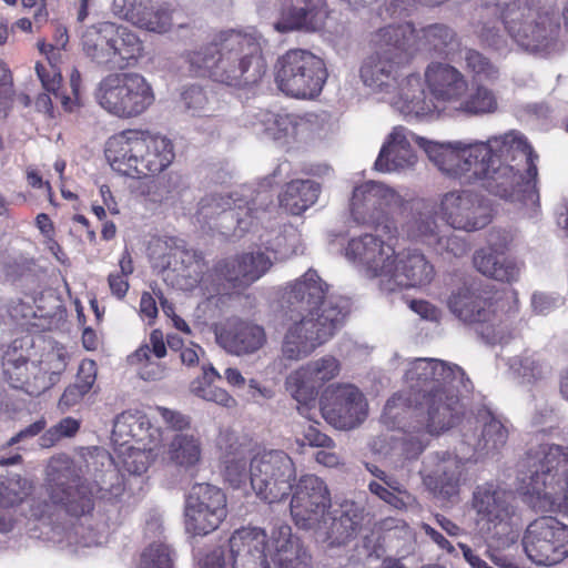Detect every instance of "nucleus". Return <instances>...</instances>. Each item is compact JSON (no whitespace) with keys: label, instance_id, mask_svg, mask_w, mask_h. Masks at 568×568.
Masks as SVG:
<instances>
[{"label":"nucleus","instance_id":"nucleus-22","mask_svg":"<svg viewBox=\"0 0 568 568\" xmlns=\"http://www.w3.org/2000/svg\"><path fill=\"white\" fill-rule=\"evenodd\" d=\"M324 419L337 429H353L367 417L368 405L362 390L353 384L328 386L321 396Z\"/></svg>","mask_w":568,"mask_h":568},{"label":"nucleus","instance_id":"nucleus-17","mask_svg":"<svg viewBox=\"0 0 568 568\" xmlns=\"http://www.w3.org/2000/svg\"><path fill=\"white\" fill-rule=\"evenodd\" d=\"M405 382L409 393H400L403 397L413 399L429 395L443 389V387L473 388L470 379L464 369L456 364H449L436 358H415L409 363L405 373Z\"/></svg>","mask_w":568,"mask_h":568},{"label":"nucleus","instance_id":"nucleus-8","mask_svg":"<svg viewBox=\"0 0 568 568\" xmlns=\"http://www.w3.org/2000/svg\"><path fill=\"white\" fill-rule=\"evenodd\" d=\"M506 304L499 293H481L468 283L454 288L447 298L449 311L459 321L475 325L476 332L488 344L506 343L511 337L510 320L518 308L504 313Z\"/></svg>","mask_w":568,"mask_h":568},{"label":"nucleus","instance_id":"nucleus-53","mask_svg":"<svg viewBox=\"0 0 568 568\" xmlns=\"http://www.w3.org/2000/svg\"><path fill=\"white\" fill-rule=\"evenodd\" d=\"M466 69L477 83H494L500 77V71L489 59L474 49H467L464 54Z\"/></svg>","mask_w":568,"mask_h":568},{"label":"nucleus","instance_id":"nucleus-41","mask_svg":"<svg viewBox=\"0 0 568 568\" xmlns=\"http://www.w3.org/2000/svg\"><path fill=\"white\" fill-rule=\"evenodd\" d=\"M202 457V443L197 435L190 432H179L168 442L163 459L179 468H194Z\"/></svg>","mask_w":568,"mask_h":568},{"label":"nucleus","instance_id":"nucleus-4","mask_svg":"<svg viewBox=\"0 0 568 568\" xmlns=\"http://www.w3.org/2000/svg\"><path fill=\"white\" fill-rule=\"evenodd\" d=\"M390 241L365 233L351 239L343 253L348 262L363 268L366 277L377 280L382 292L428 285L436 272L427 256L417 248L396 253Z\"/></svg>","mask_w":568,"mask_h":568},{"label":"nucleus","instance_id":"nucleus-40","mask_svg":"<svg viewBox=\"0 0 568 568\" xmlns=\"http://www.w3.org/2000/svg\"><path fill=\"white\" fill-rule=\"evenodd\" d=\"M113 22H100L85 29L81 37L82 50L87 57L98 64L111 69L112 41L114 37Z\"/></svg>","mask_w":568,"mask_h":568},{"label":"nucleus","instance_id":"nucleus-62","mask_svg":"<svg viewBox=\"0 0 568 568\" xmlns=\"http://www.w3.org/2000/svg\"><path fill=\"white\" fill-rule=\"evenodd\" d=\"M36 71L43 88L58 97V90L62 79L61 74L53 67H50V70H48L41 63H37Z\"/></svg>","mask_w":568,"mask_h":568},{"label":"nucleus","instance_id":"nucleus-26","mask_svg":"<svg viewBox=\"0 0 568 568\" xmlns=\"http://www.w3.org/2000/svg\"><path fill=\"white\" fill-rule=\"evenodd\" d=\"M365 508L353 500L343 501L338 508L325 514L312 530L317 538L329 546L346 545L355 539L367 517Z\"/></svg>","mask_w":568,"mask_h":568},{"label":"nucleus","instance_id":"nucleus-7","mask_svg":"<svg viewBox=\"0 0 568 568\" xmlns=\"http://www.w3.org/2000/svg\"><path fill=\"white\" fill-rule=\"evenodd\" d=\"M105 156L114 171L141 179L168 169L175 154L170 139L148 131L128 130L108 140Z\"/></svg>","mask_w":568,"mask_h":568},{"label":"nucleus","instance_id":"nucleus-49","mask_svg":"<svg viewBox=\"0 0 568 568\" xmlns=\"http://www.w3.org/2000/svg\"><path fill=\"white\" fill-rule=\"evenodd\" d=\"M416 37L420 49L439 55L448 54L457 43L455 31L442 23L423 28Z\"/></svg>","mask_w":568,"mask_h":568},{"label":"nucleus","instance_id":"nucleus-38","mask_svg":"<svg viewBox=\"0 0 568 568\" xmlns=\"http://www.w3.org/2000/svg\"><path fill=\"white\" fill-rule=\"evenodd\" d=\"M217 446L224 452L225 479L233 486L240 487L246 479H250V470L247 471V462L251 463L250 448L246 445L237 444L232 432H223L217 438Z\"/></svg>","mask_w":568,"mask_h":568},{"label":"nucleus","instance_id":"nucleus-45","mask_svg":"<svg viewBox=\"0 0 568 568\" xmlns=\"http://www.w3.org/2000/svg\"><path fill=\"white\" fill-rule=\"evenodd\" d=\"M499 102L496 92L484 83H476L468 95H464L454 114L483 116L498 111Z\"/></svg>","mask_w":568,"mask_h":568},{"label":"nucleus","instance_id":"nucleus-13","mask_svg":"<svg viewBox=\"0 0 568 568\" xmlns=\"http://www.w3.org/2000/svg\"><path fill=\"white\" fill-rule=\"evenodd\" d=\"M3 376L11 387L38 396L59 382L67 367V356L59 351L48 352L39 362H29L16 348L1 355Z\"/></svg>","mask_w":568,"mask_h":568},{"label":"nucleus","instance_id":"nucleus-37","mask_svg":"<svg viewBox=\"0 0 568 568\" xmlns=\"http://www.w3.org/2000/svg\"><path fill=\"white\" fill-rule=\"evenodd\" d=\"M438 216L436 203L423 202L404 224L406 236L413 242L432 247L445 229L438 223Z\"/></svg>","mask_w":568,"mask_h":568},{"label":"nucleus","instance_id":"nucleus-51","mask_svg":"<svg viewBox=\"0 0 568 568\" xmlns=\"http://www.w3.org/2000/svg\"><path fill=\"white\" fill-rule=\"evenodd\" d=\"M152 2L153 0H113L112 10L115 16L139 28L154 29L159 26L149 19Z\"/></svg>","mask_w":568,"mask_h":568},{"label":"nucleus","instance_id":"nucleus-61","mask_svg":"<svg viewBox=\"0 0 568 568\" xmlns=\"http://www.w3.org/2000/svg\"><path fill=\"white\" fill-rule=\"evenodd\" d=\"M197 568H232V559L227 548L215 547L207 551L200 560Z\"/></svg>","mask_w":568,"mask_h":568},{"label":"nucleus","instance_id":"nucleus-11","mask_svg":"<svg viewBox=\"0 0 568 568\" xmlns=\"http://www.w3.org/2000/svg\"><path fill=\"white\" fill-rule=\"evenodd\" d=\"M99 105L111 115L132 119L144 113L155 101L151 83L138 72L110 73L95 91Z\"/></svg>","mask_w":568,"mask_h":568},{"label":"nucleus","instance_id":"nucleus-9","mask_svg":"<svg viewBox=\"0 0 568 568\" xmlns=\"http://www.w3.org/2000/svg\"><path fill=\"white\" fill-rule=\"evenodd\" d=\"M408 199L394 186L368 180L354 186L349 200L352 221L358 226L373 229L381 239L394 240L398 227L394 215L407 209Z\"/></svg>","mask_w":568,"mask_h":568},{"label":"nucleus","instance_id":"nucleus-42","mask_svg":"<svg viewBox=\"0 0 568 568\" xmlns=\"http://www.w3.org/2000/svg\"><path fill=\"white\" fill-rule=\"evenodd\" d=\"M277 537L274 536L275 554L273 561L277 568H311V556L300 544L298 539L293 538L291 527L287 525L278 526Z\"/></svg>","mask_w":568,"mask_h":568},{"label":"nucleus","instance_id":"nucleus-28","mask_svg":"<svg viewBox=\"0 0 568 568\" xmlns=\"http://www.w3.org/2000/svg\"><path fill=\"white\" fill-rule=\"evenodd\" d=\"M425 81L434 100L449 114H454L457 103L468 91L466 77L447 63H430L425 71Z\"/></svg>","mask_w":568,"mask_h":568},{"label":"nucleus","instance_id":"nucleus-48","mask_svg":"<svg viewBox=\"0 0 568 568\" xmlns=\"http://www.w3.org/2000/svg\"><path fill=\"white\" fill-rule=\"evenodd\" d=\"M255 125H258V131L265 133L268 138L281 141L296 134L298 120L293 114L264 110L256 114Z\"/></svg>","mask_w":568,"mask_h":568},{"label":"nucleus","instance_id":"nucleus-63","mask_svg":"<svg viewBox=\"0 0 568 568\" xmlns=\"http://www.w3.org/2000/svg\"><path fill=\"white\" fill-rule=\"evenodd\" d=\"M128 471L134 475H141L146 471L149 467V458L145 452L140 449H132L124 462Z\"/></svg>","mask_w":568,"mask_h":568},{"label":"nucleus","instance_id":"nucleus-20","mask_svg":"<svg viewBox=\"0 0 568 568\" xmlns=\"http://www.w3.org/2000/svg\"><path fill=\"white\" fill-rule=\"evenodd\" d=\"M439 217L453 230L475 232L491 222V209L479 194L468 190L443 193L436 202Z\"/></svg>","mask_w":568,"mask_h":568},{"label":"nucleus","instance_id":"nucleus-6","mask_svg":"<svg viewBox=\"0 0 568 568\" xmlns=\"http://www.w3.org/2000/svg\"><path fill=\"white\" fill-rule=\"evenodd\" d=\"M487 7L499 8L505 30L523 50L550 53L559 49L560 12L538 0H485Z\"/></svg>","mask_w":568,"mask_h":568},{"label":"nucleus","instance_id":"nucleus-18","mask_svg":"<svg viewBox=\"0 0 568 568\" xmlns=\"http://www.w3.org/2000/svg\"><path fill=\"white\" fill-rule=\"evenodd\" d=\"M523 546L536 565H557L568 557V527L551 516L537 518L528 525Z\"/></svg>","mask_w":568,"mask_h":568},{"label":"nucleus","instance_id":"nucleus-46","mask_svg":"<svg viewBox=\"0 0 568 568\" xmlns=\"http://www.w3.org/2000/svg\"><path fill=\"white\" fill-rule=\"evenodd\" d=\"M222 376L212 364L202 365V377L191 383L190 390L193 395L207 402L216 403L224 407H232L235 399L225 390L213 386V382Z\"/></svg>","mask_w":568,"mask_h":568},{"label":"nucleus","instance_id":"nucleus-58","mask_svg":"<svg viewBox=\"0 0 568 568\" xmlns=\"http://www.w3.org/2000/svg\"><path fill=\"white\" fill-rule=\"evenodd\" d=\"M151 12L149 19L158 23V28L146 29L148 31L164 33L168 32L174 23V14L178 10L169 3H156L152 2Z\"/></svg>","mask_w":568,"mask_h":568},{"label":"nucleus","instance_id":"nucleus-19","mask_svg":"<svg viewBox=\"0 0 568 568\" xmlns=\"http://www.w3.org/2000/svg\"><path fill=\"white\" fill-rule=\"evenodd\" d=\"M419 474L435 498L450 503L458 499L467 480L464 458L446 450L429 453L423 459Z\"/></svg>","mask_w":568,"mask_h":568},{"label":"nucleus","instance_id":"nucleus-56","mask_svg":"<svg viewBox=\"0 0 568 568\" xmlns=\"http://www.w3.org/2000/svg\"><path fill=\"white\" fill-rule=\"evenodd\" d=\"M140 568H173L170 546L163 542L151 544L141 555Z\"/></svg>","mask_w":568,"mask_h":568},{"label":"nucleus","instance_id":"nucleus-2","mask_svg":"<svg viewBox=\"0 0 568 568\" xmlns=\"http://www.w3.org/2000/svg\"><path fill=\"white\" fill-rule=\"evenodd\" d=\"M328 284L313 268L287 284L283 294L286 322L281 359L300 362L327 343L343 326L347 302L328 294Z\"/></svg>","mask_w":568,"mask_h":568},{"label":"nucleus","instance_id":"nucleus-24","mask_svg":"<svg viewBox=\"0 0 568 568\" xmlns=\"http://www.w3.org/2000/svg\"><path fill=\"white\" fill-rule=\"evenodd\" d=\"M291 498V515L295 524L303 529L318 525L331 507V494L325 481L313 474L302 475Z\"/></svg>","mask_w":568,"mask_h":568},{"label":"nucleus","instance_id":"nucleus-44","mask_svg":"<svg viewBox=\"0 0 568 568\" xmlns=\"http://www.w3.org/2000/svg\"><path fill=\"white\" fill-rule=\"evenodd\" d=\"M320 193L321 186L315 181L295 180L287 183L280 203L291 214L300 215L316 203Z\"/></svg>","mask_w":568,"mask_h":568},{"label":"nucleus","instance_id":"nucleus-25","mask_svg":"<svg viewBox=\"0 0 568 568\" xmlns=\"http://www.w3.org/2000/svg\"><path fill=\"white\" fill-rule=\"evenodd\" d=\"M507 426L486 408L478 409L475 417L467 419L463 427V445L467 446L473 455L460 449L466 459L473 456L478 459L497 454L507 443Z\"/></svg>","mask_w":568,"mask_h":568},{"label":"nucleus","instance_id":"nucleus-59","mask_svg":"<svg viewBox=\"0 0 568 568\" xmlns=\"http://www.w3.org/2000/svg\"><path fill=\"white\" fill-rule=\"evenodd\" d=\"M27 485L24 480L23 486ZM24 487L20 486L19 480L9 479L6 484L0 481V508L12 507L23 500L27 496Z\"/></svg>","mask_w":568,"mask_h":568},{"label":"nucleus","instance_id":"nucleus-60","mask_svg":"<svg viewBox=\"0 0 568 568\" xmlns=\"http://www.w3.org/2000/svg\"><path fill=\"white\" fill-rule=\"evenodd\" d=\"M13 82L9 68L0 61V111L7 112L13 102Z\"/></svg>","mask_w":568,"mask_h":568},{"label":"nucleus","instance_id":"nucleus-30","mask_svg":"<svg viewBox=\"0 0 568 568\" xmlns=\"http://www.w3.org/2000/svg\"><path fill=\"white\" fill-rule=\"evenodd\" d=\"M326 18L325 0H298L282 7L273 27L280 33L315 32L323 28Z\"/></svg>","mask_w":568,"mask_h":568},{"label":"nucleus","instance_id":"nucleus-10","mask_svg":"<svg viewBox=\"0 0 568 568\" xmlns=\"http://www.w3.org/2000/svg\"><path fill=\"white\" fill-rule=\"evenodd\" d=\"M470 390L471 388L449 386L420 398L416 396L414 399L394 395L386 402L385 414L396 419L397 408L414 405L416 424L408 425V428L412 432L438 436L459 423L463 415L459 396Z\"/></svg>","mask_w":568,"mask_h":568},{"label":"nucleus","instance_id":"nucleus-3","mask_svg":"<svg viewBox=\"0 0 568 568\" xmlns=\"http://www.w3.org/2000/svg\"><path fill=\"white\" fill-rule=\"evenodd\" d=\"M263 38L252 29L223 30L209 43L187 53L191 70L214 82L234 88L255 85L267 72L262 52Z\"/></svg>","mask_w":568,"mask_h":568},{"label":"nucleus","instance_id":"nucleus-47","mask_svg":"<svg viewBox=\"0 0 568 568\" xmlns=\"http://www.w3.org/2000/svg\"><path fill=\"white\" fill-rule=\"evenodd\" d=\"M114 37L112 41V51L114 55L111 61V69L123 68L136 61L143 51L142 41L139 37L125 27L114 23Z\"/></svg>","mask_w":568,"mask_h":568},{"label":"nucleus","instance_id":"nucleus-54","mask_svg":"<svg viewBox=\"0 0 568 568\" xmlns=\"http://www.w3.org/2000/svg\"><path fill=\"white\" fill-rule=\"evenodd\" d=\"M144 423V417L136 413L123 412L119 414L113 423L112 440L123 445L130 438L140 437Z\"/></svg>","mask_w":568,"mask_h":568},{"label":"nucleus","instance_id":"nucleus-32","mask_svg":"<svg viewBox=\"0 0 568 568\" xmlns=\"http://www.w3.org/2000/svg\"><path fill=\"white\" fill-rule=\"evenodd\" d=\"M272 264L268 255L256 251L223 261L219 264L217 272L234 287H246L262 277Z\"/></svg>","mask_w":568,"mask_h":568},{"label":"nucleus","instance_id":"nucleus-39","mask_svg":"<svg viewBox=\"0 0 568 568\" xmlns=\"http://www.w3.org/2000/svg\"><path fill=\"white\" fill-rule=\"evenodd\" d=\"M414 33L415 29L410 23L381 28L371 37L373 53L405 61Z\"/></svg>","mask_w":568,"mask_h":568},{"label":"nucleus","instance_id":"nucleus-36","mask_svg":"<svg viewBox=\"0 0 568 568\" xmlns=\"http://www.w3.org/2000/svg\"><path fill=\"white\" fill-rule=\"evenodd\" d=\"M403 60L372 53L363 62L359 71L363 83L376 93L386 95L396 88L398 65Z\"/></svg>","mask_w":568,"mask_h":568},{"label":"nucleus","instance_id":"nucleus-15","mask_svg":"<svg viewBox=\"0 0 568 568\" xmlns=\"http://www.w3.org/2000/svg\"><path fill=\"white\" fill-rule=\"evenodd\" d=\"M295 479L294 462L283 450H264L251 458L250 483L256 496L265 503L286 499Z\"/></svg>","mask_w":568,"mask_h":568},{"label":"nucleus","instance_id":"nucleus-29","mask_svg":"<svg viewBox=\"0 0 568 568\" xmlns=\"http://www.w3.org/2000/svg\"><path fill=\"white\" fill-rule=\"evenodd\" d=\"M410 140L415 141L425 151V148L419 143V140H425V138L415 135L404 126H395L379 151L374 164L375 170L382 173H390L414 168L417 163V155L410 145ZM426 141L428 140L426 139Z\"/></svg>","mask_w":568,"mask_h":568},{"label":"nucleus","instance_id":"nucleus-12","mask_svg":"<svg viewBox=\"0 0 568 568\" xmlns=\"http://www.w3.org/2000/svg\"><path fill=\"white\" fill-rule=\"evenodd\" d=\"M328 73L325 62L308 50L292 49L281 55L275 64V82L286 95L295 99H314L323 90Z\"/></svg>","mask_w":568,"mask_h":568},{"label":"nucleus","instance_id":"nucleus-23","mask_svg":"<svg viewBox=\"0 0 568 568\" xmlns=\"http://www.w3.org/2000/svg\"><path fill=\"white\" fill-rule=\"evenodd\" d=\"M471 507L476 511L481 530L491 538L507 535L514 515L511 495L495 483L477 485L473 491Z\"/></svg>","mask_w":568,"mask_h":568},{"label":"nucleus","instance_id":"nucleus-21","mask_svg":"<svg viewBox=\"0 0 568 568\" xmlns=\"http://www.w3.org/2000/svg\"><path fill=\"white\" fill-rule=\"evenodd\" d=\"M185 527L195 535L216 530L227 516V500L223 490L207 483L195 484L186 496Z\"/></svg>","mask_w":568,"mask_h":568},{"label":"nucleus","instance_id":"nucleus-27","mask_svg":"<svg viewBox=\"0 0 568 568\" xmlns=\"http://www.w3.org/2000/svg\"><path fill=\"white\" fill-rule=\"evenodd\" d=\"M339 372V361L332 355H325L293 372L286 378V389L297 403L306 406L315 400L316 389L336 378Z\"/></svg>","mask_w":568,"mask_h":568},{"label":"nucleus","instance_id":"nucleus-50","mask_svg":"<svg viewBox=\"0 0 568 568\" xmlns=\"http://www.w3.org/2000/svg\"><path fill=\"white\" fill-rule=\"evenodd\" d=\"M509 368L525 383H537L551 372L550 366L537 353L525 351L508 361Z\"/></svg>","mask_w":568,"mask_h":568},{"label":"nucleus","instance_id":"nucleus-52","mask_svg":"<svg viewBox=\"0 0 568 568\" xmlns=\"http://www.w3.org/2000/svg\"><path fill=\"white\" fill-rule=\"evenodd\" d=\"M94 382L95 364L93 361H85L80 366L77 382L63 392L59 400V407L64 410L79 403L89 393Z\"/></svg>","mask_w":568,"mask_h":568},{"label":"nucleus","instance_id":"nucleus-64","mask_svg":"<svg viewBox=\"0 0 568 568\" xmlns=\"http://www.w3.org/2000/svg\"><path fill=\"white\" fill-rule=\"evenodd\" d=\"M389 497L384 501L392 505L396 509H405L415 503V497L404 487H394V491H388Z\"/></svg>","mask_w":568,"mask_h":568},{"label":"nucleus","instance_id":"nucleus-33","mask_svg":"<svg viewBox=\"0 0 568 568\" xmlns=\"http://www.w3.org/2000/svg\"><path fill=\"white\" fill-rule=\"evenodd\" d=\"M267 536L258 527H242L233 532L229 541L232 567L268 564L266 550Z\"/></svg>","mask_w":568,"mask_h":568},{"label":"nucleus","instance_id":"nucleus-43","mask_svg":"<svg viewBox=\"0 0 568 568\" xmlns=\"http://www.w3.org/2000/svg\"><path fill=\"white\" fill-rule=\"evenodd\" d=\"M473 263L483 275L507 283L517 281L521 270L517 262L490 248L476 251Z\"/></svg>","mask_w":568,"mask_h":568},{"label":"nucleus","instance_id":"nucleus-35","mask_svg":"<svg viewBox=\"0 0 568 568\" xmlns=\"http://www.w3.org/2000/svg\"><path fill=\"white\" fill-rule=\"evenodd\" d=\"M166 344L161 329H153L149 341L129 356L132 365L139 366V376L144 381H160L165 376L166 367L155 361L166 355Z\"/></svg>","mask_w":568,"mask_h":568},{"label":"nucleus","instance_id":"nucleus-14","mask_svg":"<svg viewBox=\"0 0 568 568\" xmlns=\"http://www.w3.org/2000/svg\"><path fill=\"white\" fill-rule=\"evenodd\" d=\"M47 493L53 505L73 516L93 508V490L81 478V468L68 456L52 457L47 466Z\"/></svg>","mask_w":568,"mask_h":568},{"label":"nucleus","instance_id":"nucleus-34","mask_svg":"<svg viewBox=\"0 0 568 568\" xmlns=\"http://www.w3.org/2000/svg\"><path fill=\"white\" fill-rule=\"evenodd\" d=\"M216 341L222 348L235 356L251 355L260 351L266 343V333L257 324L244 321L229 323Z\"/></svg>","mask_w":568,"mask_h":568},{"label":"nucleus","instance_id":"nucleus-31","mask_svg":"<svg viewBox=\"0 0 568 568\" xmlns=\"http://www.w3.org/2000/svg\"><path fill=\"white\" fill-rule=\"evenodd\" d=\"M383 99L404 116L419 118L428 115L440 106L426 100L423 81L417 74H409L396 88L390 89Z\"/></svg>","mask_w":568,"mask_h":568},{"label":"nucleus","instance_id":"nucleus-16","mask_svg":"<svg viewBox=\"0 0 568 568\" xmlns=\"http://www.w3.org/2000/svg\"><path fill=\"white\" fill-rule=\"evenodd\" d=\"M271 203V195L266 192H258L252 199L237 192L212 193L199 202L196 219L197 222L209 225L215 217H221L223 221L235 220V230L244 233L254 226L255 221L261 219Z\"/></svg>","mask_w":568,"mask_h":568},{"label":"nucleus","instance_id":"nucleus-55","mask_svg":"<svg viewBox=\"0 0 568 568\" xmlns=\"http://www.w3.org/2000/svg\"><path fill=\"white\" fill-rule=\"evenodd\" d=\"M436 254L443 256L444 260L460 258L468 254L470 246L468 242L446 227L430 247Z\"/></svg>","mask_w":568,"mask_h":568},{"label":"nucleus","instance_id":"nucleus-1","mask_svg":"<svg viewBox=\"0 0 568 568\" xmlns=\"http://www.w3.org/2000/svg\"><path fill=\"white\" fill-rule=\"evenodd\" d=\"M430 162L447 178L462 183L480 182L489 193L505 201L536 205L538 158L525 136L516 131L487 141L435 142L419 140Z\"/></svg>","mask_w":568,"mask_h":568},{"label":"nucleus","instance_id":"nucleus-5","mask_svg":"<svg viewBox=\"0 0 568 568\" xmlns=\"http://www.w3.org/2000/svg\"><path fill=\"white\" fill-rule=\"evenodd\" d=\"M544 429L532 435L521 460L530 506L537 511L568 508V446L545 440Z\"/></svg>","mask_w":568,"mask_h":568},{"label":"nucleus","instance_id":"nucleus-57","mask_svg":"<svg viewBox=\"0 0 568 568\" xmlns=\"http://www.w3.org/2000/svg\"><path fill=\"white\" fill-rule=\"evenodd\" d=\"M209 103L205 91L199 85L185 88L181 93V105L191 115H201Z\"/></svg>","mask_w":568,"mask_h":568}]
</instances>
